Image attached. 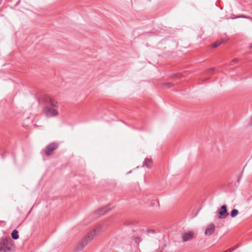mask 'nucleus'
<instances>
[{
  "instance_id": "nucleus-1",
  "label": "nucleus",
  "mask_w": 252,
  "mask_h": 252,
  "mask_svg": "<svg viewBox=\"0 0 252 252\" xmlns=\"http://www.w3.org/2000/svg\"><path fill=\"white\" fill-rule=\"evenodd\" d=\"M105 229L106 226L101 224L98 225L95 227L93 230H92L88 233L87 235L81 242L80 244L81 249H83V247H84L90 242L93 240L95 237L98 235L100 233L104 231Z\"/></svg>"
},
{
  "instance_id": "nucleus-2",
  "label": "nucleus",
  "mask_w": 252,
  "mask_h": 252,
  "mask_svg": "<svg viewBox=\"0 0 252 252\" xmlns=\"http://www.w3.org/2000/svg\"><path fill=\"white\" fill-rule=\"evenodd\" d=\"M12 246V240L10 238H2L0 239V252H10Z\"/></svg>"
},
{
  "instance_id": "nucleus-3",
  "label": "nucleus",
  "mask_w": 252,
  "mask_h": 252,
  "mask_svg": "<svg viewBox=\"0 0 252 252\" xmlns=\"http://www.w3.org/2000/svg\"><path fill=\"white\" fill-rule=\"evenodd\" d=\"M43 112L47 117H54L58 115V111L56 109L48 105L43 107Z\"/></svg>"
},
{
  "instance_id": "nucleus-4",
  "label": "nucleus",
  "mask_w": 252,
  "mask_h": 252,
  "mask_svg": "<svg viewBox=\"0 0 252 252\" xmlns=\"http://www.w3.org/2000/svg\"><path fill=\"white\" fill-rule=\"evenodd\" d=\"M59 147V144L57 142H53L48 145L44 150L46 156L49 157L52 155L53 152L57 149Z\"/></svg>"
},
{
  "instance_id": "nucleus-5",
  "label": "nucleus",
  "mask_w": 252,
  "mask_h": 252,
  "mask_svg": "<svg viewBox=\"0 0 252 252\" xmlns=\"http://www.w3.org/2000/svg\"><path fill=\"white\" fill-rule=\"evenodd\" d=\"M219 214L220 215L219 218L221 219H225L229 216V213L227 212V207L225 205L221 206L219 211Z\"/></svg>"
},
{
  "instance_id": "nucleus-6",
  "label": "nucleus",
  "mask_w": 252,
  "mask_h": 252,
  "mask_svg": "<svg viewBox=\"0 0 252 252\" xmlns=\"http://www.w3.org/2000/svg\"><path fill=\"white\" fill-rule=\"evenodd\" d=\"M215 230V226L214 223L209 224L206 227L205 231V234L207 236L211 235Z\"/></svg>"
},
{
  "instance_id": "nucleus-7",
  "label": "nucleus",
  "mask_w": 252,
  "mask_h": 252,
  "mask_svg": "<svg viewBox=\"0 0 252 252\" xmlns=\"http://www.w3.org/2000/svg\"><path fill=\"white\" fill-rule=\"evenodd\" d=\"M153 162L152 159L150 158H146L143 163V167H146L147 168H151L153 167Z\"/></svg>"
},
{
  "instance_id": "nucleus-8",
  "label": "nucleus",
  "mask_w": 252,
  "mask_h": 252,
  "mask_svg": "<svg viewBox=\"0 0 252 252\" xmlns=\"http://www.w3.org/2000/svg\"><path fill=\"white\" fill-rule=\"evenodd\" d=\"M155 201L156 200L153 199V196L151 195H147L144 198L145 203L149 206L154 205Z\"/></svg>"
},
{
  "instance_id": "nucleus-9",
  "label": "nucleus",
  "mask_w": 252,
  "mask_h": 252,
  "mask_svg": "<svg viewBox=\"0 0 252 252\" xmlns=\"http://www.w3.org/2000/svg\"><path fill=\"white\" fill-rule=\"evenodd\" d=\"M193 232L190 231L187 233H185L183 234L182 238L183 241L187 242L192 239L193 238Z\"/></svg>"
},
{
  "instance_id": "nucleus-10",
  "label": "nucleus",
  "mask_w": 252,
  "mask_h": 252,
  "mask_svg": "<svg viewBox=\"0 0 252 252\" xmlns=\"http://www.w3.org/2000/svg\"><path fill=\"white\" fill-rule=\"evenodd\" d=\"M110 210V208L108 207H104L103 208H102L100 209H99L97 211V215L98 216H102L105 215L106 213L108 212Z\"/></svg>"
},
{
  "instance_id": "nucleus-11",
  "label": "nucleus",
  "mask_w": 252,
  "mask_h": 252,
  "mask_svg": "<svg viewBox=\"0 0 252 252\" xmlns=\"http://www.w3.org/2000/svg\"><path fill=\"white\" fill-rule=\"evenodd\" d=\"M46 102L47 104H50L51 106H52L54 107H56L58 106V102L56 100L52 98H49V99H47Z\"/></svg>"
},
{
  "instance_id": "nucleus-12",
  "label": "nucleus",
  "mask_w": 252,
  "mask_h": 252,
  "mask_svg": "<svg viewBox=\"0 0 252 252\" xmlns=\"http://www.w3.org/2000/svg\"><path fill=\"white\" fill-rule=\"evenodd\" d=\"M170 77L174 79H179L182 77V75L180 73H173L170 74Z\"/></svg>"
},
{
  "instance_id": "nucleus-13",
  "label": "nucleus",
  "mask_w": 252,
  "mask_h": 252,
  "mask_svg": "<svg viewBox=\"0 0 252 252\" xmlns=\"http://www.w3.org/2000/svg\"><path fill=\"white\" fill-rule=\"evenodd\" d=\"M11 237L12 239L16 240L19 238L18 231L15 229L11 233Z\"/></svg>"
},
{
  "instance_id": "nucleus-14",
  "label": "nucleus",
  "mask_w": 252,
  "mask_h": 252,
  "mask_svg": "<svg viewBox=\"0 0 252 252\" xmlns=\"http://www.w3.org/2000/svg\"><path fill=\"white\" fill-rule=\"evenodd\" d=\"M224 41V40L223 39H221L220 40L217 41L216 42H215L214 43H213L212 45V48H216L218 46L220 45Z\"/></svg>"
},
{
  "instance_id": "nucleus-15",
  "label": "nucleus",
  "mask_w": 252,
  "mask_h": 252,
  "mask_svg": "<svg viewBox=\"0 0 252 252\" xmlns=\"http://www.w3.org/2000/svg\"><path fill=\"white\" fill-rule=\"evenodd\" d=\"M173 85H174V84L171 82L162 83L161 84L162 87H163L164 88H169L171 87L172 86H173Z\"/></svg>"
},
{
  "instance_id": "nucleus-16",
  "label": "nucleus",
  "mask_w": 252,
  "mask_h": 252,
  "mask_svg": "<svg viewBox=\"0 0 252 252\" xmlns=\"http://www.w3.org/2000/svg\"><path fill=\"white\" fill-rule=\"evenodd\" d=\"M239 213V212L237 209H233L230 213V216L232 218L235 217Z\"/></svg>"
},
{
  "instance_id": "nucleus-17",
  "label": "nucleus",
  "mask_w": 252,
  "mask_h": 252,
  "mask_svg": "<svg viewBox=\"0 0 252 252\" xmlns=\"http://www.w3.org/2000/svg\"><path fill=\"white\" fill-rule=\"evenodd\" d=\"M155 233L154 229H147L145 234L147 235H150V234L154 235Z\"/></svg>"
},
{
  "instance_id": "nucleus-18",
  "label": "nucleus",
  "mask_w": 252,
  "mask_h": 252,
  "mask_svg": "<svg viewBox=\"0 0 252 252\" xmlns=\"http://www.w3.org/2000/svg\"><path fill=\"white\" fill-rule=\"evenodd\" d=\"M239 18H246V19L252 20V18L251 17L247 16L244 15H238V16H236L235 18H233V19Z\"/></svg>"
},
{
  "instance_id": "nucleus-19",
  "label": "nucleus",
  "mask_w": 252,
  "mask_h": 252,
  "mask_svg": "<svg viewBox=\"0 0 252 252\" xmlns=\"http://www.w3.org/2000/svg\"><path fill=\"white\" fill-rule=\"evenodd\" d=\"M134 241L136 244H139L141 242L140 237L139 236H135L134 237Z\"/></svg>"
},
{
  "instance_id": "nucleus-20",
  "label": "nucleus",
  "mask_w": 252,
  "mask_h": 252,
  "mask_svg": "<svg viewBox=\"0 0 252 252\" xmlns=\"http://www.w3.org/2000/svg\"><path fill=\"white\" fill-rule=\"evenodd\" d=\"M238 245H236L235 247L229 249L227 251H225L224 252H231L235 250V249H236L238 248Z\"/></svg>"
},
{
  "instance_id": "nucleus-21",
  "label": "nucleus",
  "mask_w": 252,
  "mask_h": 252,
  "mask_svg": "<svg viewBox=\"0 0 252 252\" xmlns=\"http://www.w3.org/2000/svg\"><path fill=\"white\" fill-rule=\"evenodd\" d=\"M2 0H0V5L1 4Z\"/></svg>"
},
{
  "instance_id": "nucleus-22",
  "label": "nucleus",
  "mask_w": 252,
  "mask_h": 252,
  "mask_svg": "<svg viewBox=\"0 0 252 252\" xmlns=\"http://www.w3.org/2000/svg\"><path fill=\"white\" fill-rule=\"evenodd\" d=\"M212 70H213V68H210V69H209V71H212Z\"/></svg>"
},
{
  "instance_id": "nucleus-23",
  "label": "nucleus",
  "mask_w": 252,
  "mask_h": 252,
  "mask_svg": "<svg viewBox=\"0 0 252 252\" xmlns=\"http://www.w3.org/2000/svg\"><path fill=\"white\" fill-rule=\"evenodd\" d=\"M148 1H151V0H147Z\"/></svg>"
},
{
  "instance_id": "nucleus-24",
  "label": "nucleus",
  "mask_w": 252,
  "mask_h": 252,
  "mask_svg": "<svg viewBox=\"0 0 252 252\" xmlns=\"http://www.w3.org/2000/svg\"><path fill=\"white\" fill-rule=\"evenodd\" d=\"M251 48H252V46H251Z\"/></svg>"
}]
</instances>
